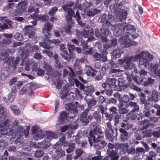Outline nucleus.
Segmentation results:
<instances>
[{"label":"nucleus","mask_w":160,"mask_h":160,"mask_svg":"<svg viewBox=\"0 0 160 160\" xmlns=\"http://www.w3.org/2000/svg\"><path fill=\"white\" fill-rule=\"evenodd\" d=\"M109 28L114 31V35L116 37L121 35H122L119 42L124 47L128 48L137 44L131 40V37L135 38L138 36V34L136 32L135 28L133 26L129 25L125 26L124 23L115 25L108 22L103 23L100 30L104 35L108 36L111 34Z\"/></svg>","instance_id":"1"},{"label":"nucleus","mask_w":160,"mask_h":160,"mask_svg":"<svg viewBox=\"0 0 160 160\" xmlns=\"http://www.w3.org/2000/svg\"><path fill=\"white\" fill-rule=\"evenodd\" d=\"M115 1L116 3L111 6L110 9L111 11L116 15L117 20L121 22L126 18L128 14L126 10L122 9L124 0H115Z\"/></svg>","instance_id":"2"},{"label":"nucleus","mask_w":160,"mask_h":160,"mask_svg":"<svg viewBox=\"0 0 160 160\" xmlns=\"http://www.w3.org/2000/svg\"><path fill=\"white\" fill-rule=\"evenodd\" d=\"M138 56L136 61L138 60V59H139V63L140 65H143L145 67L148 66L149 62L148 59L149 58V54L148 52H141L139 55H137L135 56Z\"/></svg>","instance_id":"3"},{"label":"nucleus","mask_w":160,"mask_h":160,"mask_svg":"<svg viewBox=\"0 0 160 160\" xmlns=\"http://www.w3.org/2000/svg\"><path fill=\"white\" fill-rule=\"evenodd\" d=\"M138 56H131V58L130 59L125 60L126 65L123 66L124 68L126 70H133V72L135 73H138V71L136 68L135 64L132 62L136 61Z\"/></svg>","instance_id":"4"},{"label":"nucleus","mask_w":160,"mask_h":160,"mask_svg":"<svg viewBox=\"0 0 160 160\" xmlns=\"http://www.w3.org/2000/svg\"><path fill=\"white\" fill-rule=\"evenodd\" d=\"M89 112V109H86L82 112L80 115L79 120L82 123H84L85 124H88L89 120L91 121L93 118V117L91 115L88 116V113Z\"/></svg>","instance_id":"5"},{"label":"nucleus","mask_w":160,"mask_h":160,"mask_svg":"<svg viewBox=\"0 0 160 160\" xmlns=\"http://www.w3.org/2000/svg\"><path fill=\"white\" fill-rule=\"evenodd\" d=\"M108 149L107 150L109 156L111 157V160H118L119 158V156L115 151L113 150L114 148V145L111 143H109L108 145Z\"/></svg>","instance_id":"6"},{"label":"nucleus","mask_w":160,"mask_h":160,"mask_svg":"<svg viewBox=\"0 0 160 160\" xmlns=\"http://www.w3.org/2000/svg\"><path fill=\"white\" fill-rule=\"evenodd\" d=\"M142 124H144L143 126V129L139 131L140 133H142V136L143 137H149L150 136V131L149 130H146V129L150 125L149 122L146 120H145L142 122Z\"/></svg>","instance_id":"7"},{"label":"nucleus","mask_w":160,"mask_h":160,"mask_svg":"<svg viewBox=\"0 0 160 160\" xmlns=\"http://www.w3.org/2000/svg\"><path fill=\"white\" fill-rule=\"evenodd\" d=\"M28 2L22 1L20 2L16 7V12L18 14H20L26 11Z\"/></svg>","instance_id":"8"},{"label":"nucleus","mask_w":160,"mask_h":160,"mask_svg":"<svg viewBox=\"0 0 160 160\" xmlns=\"http://www.w3.org/2000/svg\"><path fill=\"white\" fill-rule=\"evenodd\" d=\"M85 99L87 102L88 104V108L87 109H89V111L92 107L96 105L97 103V101L94 98H92L91 95L86 96Z\"/></svg>","instance_id":"9"},{"label":"nucleus","mask_w":160,"mask_h":160,"mask_svg":"<svg viewBox=\"0 0 160 160\" xmlns=\"http://www.w3.org/2000/svg\"><path fill=\"white\" fill-rule=\"evenodd\" d=\"M129 107L133 108L129 112V115L132 114L134 112H138L139 111V108L136 102H130L128 104L126 105L125 108H129Z\"/></svg>","instance_id":"10"},{"label":"nucleus","mask_w":160,"mask_h":160,"mask_svg":"<svg viewBox=\"0 0 160 160\" xmlns=\"http://www.w3.org/2000/svg\"><path fill=\"white\" fill-rule=\"evenodd\" d=\"M23 31L26 33V35H28L30 38H32L35 34L33 27L31 25L26 26L23 29Z\"/></svg>","instance_id":"11"},{"label":"nucleus","mask_w":160,"mask_h":160,"mask_svg":"<svg viewBox=\"0 0 160 160\" xmlns=\"http://www.w3.org/2000/svg\"><path fill=\"white\" fill-rule=\"evenodd\" d=\"M19 62V58H17L14 61V58L9 57L6 62L9 66V67H12L13 66L14 69L16 68V66L18 64Z\"/></svg>","instance_id":"12"},{"label":"nucleus","mask_w":160,"mask_h":160,"mask_svg":"<svg viewBox=\"0 0 160 160\" xmlns=\"http://www.w3.org/2000/svg\"><path fill=\"white\" fill-rule=\"evenodd\" d=\"M30 128V126H27L26 127V130L23 131V129L22 127L19 126L17 128L16 133L15 132L14 134L16 135V134H18V133H19V136H22L23 135H24L25 137H27L28 134V132Z\"/></svg>","instance_id":"13"},{"label":"nucleus","mask_w":160,"mask_h":160,"mask_svg":"<svg viewBox=\"0 0 160 160\" xmlns=\"http://www.w3.org/2000/svg\"><path fill=\"white\" fill-rule=\"evenodd\" d=\"M6 38L2 39L0 41V45L5 46L9 45L11 42L10 38L12 37L11 34H3Z\"/></svg>","instance_id":"14"},{"label":"nucleus","mask_w":160,"mask_h":160,"mask_svg":"<svg viewBox=\"0 0 160 160\" xmlns=\"http://www.w3.org/2000/svg\"><path fill=\"white\" fill-rule=\"evenodd\" d=\"M32 83H29L24 86L20 90L19 92L20 95H23L26 92L28 94H30L32 92Z\"/></svg>","instance_id":"15"},{"label":"nucleus","mask_w":160,"mask_h":160,"mask_svg":"<svg viewBox=\"0 0 160 160\" xmlns=\"http://www.w3.org/2000/svg\"><path fill=\"white\" fill-rule=\"evenodd\" d=\"M119 131L121 133L120 136L121 140L123 142L127 141L130 137L128 132L122 128H120Z\"/></svg>","instance_id":"16"},{"label":"nucleus","mask_w":160,"mask_h":160,"mask_svg":"<svg viewBox=\"0 0 160 160\" xmlns=\"http://www.w3.org/2000/svg\"><path fill=\"white\" fill-rule=\"evenodd\" d=\"M117 128L116 127L115 130H114L112 129L110 131H109L108 129L106 130V134L107 137L108 138H113L116 137L118 135Z\"/></svg>","instance_id":"17"},{"label":"nucleus","mask_w":160,"mask_h":160,"mask_svg":"<svg viewBox=\"0 0 160 160\" xmlns=\"http://www.w3.org/2000/svg\"><path fill=\"white\" fill-rule=\"evenodd\" d=\"M118 86L120 87V88L117 89L118 91L122 90V88H127L129 87V83H126V80L122 78H119L118 79Z\"/></svg>","instance_id":"18"},{"label":"nucleus","mask_w":160,"mask_h":160,"mask_svg":"<svg viewBox=\"0 0 160 160\" xmlns=\"http://www.w3.org/2000/svg\"><path fill=\"white\" fill-rule=\"evenodd\" d=\"M140 100L141 102L144 104L145 109L148 110H149L150 108L149 98H148V100H146L145 98V95L142 94V97L140 98Z\"/></svg>","instance_id":"19"},{"label":"nucleus","mask_w":160,"mask_h":160,"mask_svg":"<svg viewBox=\"0 0 160 160\" xmlns=\"http://www.w3.org/2000/svg\"><path fill=\"white\" fill-rule=\"evenodd\" d=\"M46 133V140L50 142L52 138H57V135L54 132L50 131H46L45 132Z\"/></svg>","instance_id":"20"},{"label":"nucleus","mask_w":160,"mask_h":160,"mask_svg":"<svg viewBox=\"0 0 160 160\" xmlns=\"http://www.w3.org/2000/svg\"><path fill=\"white\" fill-rule=\"evenodd\" d=\"M8 112L3 106H0V121H3L7 116Z\"/></svg>","instance_id":"21"},{"label":"nucleus","mask_w":160,"mask_h":160,"mask_svg":"<svg viewBox=\"0 0 160 160\" xmlns=\"http://www.w3.org/2000/svg\"><path fill=\"white\" fill-rule=\"evenodd\" d=\"M129 147V144L128 143H126L123 144H119L118 148L120 149L123 152V153L125 154L128 152Z\"/></svg>","instance_id":"22"},{"label":"nucleus","mask_w":160,"mask_h":160,"mask_svg":"<svg viewBox=\"0 0 160 160\" xmlns=\"http://www.w3.org/2000/svg\"><path fill=\"white\" fill-rule=\"evenodd\" d=\"M66 109L69 112H78V109L77 106L74 104H72L71 103L66 104L65 106Z\"/></svg>","instance_id":"23"},{"label":"nucleus","mask_w":160,"mask_h":160,"mask_svg":"<svg viewBox=\"0 0 160 160\" xmlns=\"http://www.w3.org/2000/svg\"><path fill=\"white\" fill-rule=\"evenodd\" d=\"M101 10L100 9H97L94 8H92L90 10L88 11L87 12V15L89 17H93L96 14L100 12Z\"/></svg>","instance_id":"24"},{"label":"nucleus","mask_w":160,"mask_h":160,"mask_svg":"<svg viewBox=\"0 0 160 160\" xmlns=\"http://www.w3.org/2000/svg\"><path fill=\"white\" fill-rule=\"evenodd\" d=\"M1 78L2 80H4L8 76L9 72L8 69L6 68H4L1 70Z\"/></svg>","instance_id":"25"},{"label":"nucleus","mask_w":160,"mask_h":160,"mask_svg":"<svg viewBox=\"0 0 160 160\" xmlns=\"http://www.w3.org/2000/svg\"><path fill=\"white\" fill-rule=\"evenodd\" d=\"M116 79L114 78H107L106 80L108 85L109 87L111 88H116Z\"/></svg>","instance_id":"26"},{"label":"nucleus","mask_w":160,"mask_h":160,"mask_svg":"<svg viewBox=\"0 0 160 160\" xmlns=\"http://www.w3.org/2000/svg\"><path fill=\"white\" fill-rule=\"evenodd\" d=\"M139 81H140L139 84H142L144 86H146L150 83V78H146L141 77L139 78Z\"/></svg>","instance_id":"27"},{"label":"nucleus","mask_w":160,"mask_h":160,"mask_svg":"<svg viewBox=\"0 0 160 160\" xmlns=\"http://www.w3.org/2000/svg\"><path fill=\"white\" fill-rule=\"evenodd\" d=\"M95 91L94 87L92 85L87 86L85 87L84 90V94L88 95H90L91 94Z\"/></svg>","instance_id":"28"},{"label":"nucleus","mask_w":160,"mask_h":160,"mask_svg":"<svg viewBox=\"0 0 160 160\" xmlns=\"http://www.w3.org/2000/svg\"><path fill=\"white\" fill-rule=\"evenodd\" d=\"M86 68H87V70L85 73L87 76L92 77L95 76V70L92 67L88 66H86Z\"/></svg>","instance_id":"29"},{"label":"nucleus","mask_w":160,"mask_h":160,"mask_svg":"<svg viewBox=\"0 0 160 160\" xmlns=\"http://www.w3.org/2000/svg\"><path fill=\"white\" fill-rule=\"evenodd\" d=\"M67 116V113L66 111L62 112L61 113L59 119L61 124H63L66 122Z\"/></svg>","instance_id":"30"},{"label":"nucleus","mask_w":160,"mask_h":160,"mask_svg":"<svg viewBox=\"0 0 160 160\" xmlns=\"http://www.w3.org/2000/svg\"><path fill=\"white\" fill-rule=\"evenodd\" d=\"M159 94L158 91L153 90L152 92V94L151 96V99L154 102H157L158 101Z\"/></svg>","instance_id":"31"},{"label":"nucleus","mask_w":160,"mask_h":160,"mask_svg":"<svg viewBox=\"0 0 160 160\" xmlns=\"http://www.w3.org/2000/svg\"><path fill=\"white\" fill-rule=\"evenodd\" d=\"M45 132L41 130L38 131L34 135V138L36 139H41L44 138L45 135Z\"/></svg>","instance_id":"32"},{"label":"nucleus","mask_w":160,"mask_h":160,"mask_svg":"<svg viewBox=\"0 0 160 160\" xmlns=\"http://www.w3.org/2000/svg\"><path fill=\"white\" fill-rule=\"evenodd\" d=\"M39 144L40 145H41V149H42L47 148L51 146L49 142L46 140V139H45L42 142H39Z\"/></svg>","instance_id":"33"},{"label":"nucleus","mask_w":160,"mask_h":160,"mask_svg":"<svg viewBox=\"0 0 160 160\" xmlns=\"http://www.w3.org/2000/svg\"><path fill=\"white\" fill-rule=\"evenodd\" d=\"M83 50V53L85 54H91L92 53L93 49L87 45H84Z\"/></svg>","instance_id":"34"},{"label":"nucleus","mask_w":160,"mask_h":160,"mask_svg":"<svg viewBox=\"0 0 160 160\" xmlns=\"http://www.w3.org/2000/svg\"><path fill=\"white\" fill-rule=\"evenodd\" d=\"M25 47L27 49H30V51L32 52L38 51L39 49L38 46L35 45H31L30 44H28Z\"/></svg>","instance_id":"35"},{"label":"nucleus","mask_w":160,"mask_h":160,"mask_svg":"<svg viewBox=\"0 0 160 160\" xmlns=\"http://www.w3.org/2000/svg\"><path fill=\"white\" fill-rule=\"evenodd\" d=\"M82 137V132L81 131L78 132L77 134L73 137V139L75 140V142L78 145H80L81 144V141L80 138Z\"/></svg>","instance_id":"36"},{"label":"nucleus","mask_w":160,"mask_h":160,"mask_svg":"<svg viewBox=\"0 0 160 160\" xmlns=\"http://www.w3.org/2000/svg\"><path fill=\"white\" fill-rule=\"evenodd\" d=\"M77 35L78 38H80L81 37L83 36L85 38H86L87 36H86L87 34L88 33V31H81L77 29L76 30Z\"/></svg>","instance_id":"37"},{"label":"nucleus","mask_w":160,"mask_h":160,"mask_svg":"<svg viewBox=\"0 0 160 160\" xmlns=\"http://www.w3.org/2000/svg\"><path fill=\"white\" fill-rule=\"evenodd\" d=\"M60 55L68 62L70 61L72 58L71 56L68 54V51L67 52H63V53H61L60 54Z\"/></svg>","instance_id":"38"},{"label":"nucleus","mask_w":160,"mask_h":160,"mask_svg":"<svg viewBox=\"0 0 160 160\" xmlns=\"http://www.w3.org/2000/svg\"><path fill=\"white\" fill-rule=\"evenodd\" d=\"M11 110L16 115H18L20 114V111L18 108L16 106L11 105L10 107Z\"/></svg>","instance_id":"39"},{"label":"nucleus","mask_w":160,"mask_h":160,"mask_svg":"<svg viewBox=\"0 0 160 160\" xmlns=\"http://www.w3.org/2000/svg\"><path fill=\"white\" fill-rule=\"evenodd\" d=\"M109 110L112 117L119 115L118 112V109L116 107L113 106L110 107L109 109Z\"/></svg>","instance_id":"40"},{"label":"nucleus","mask_w":160,"mask_h":160,"mask_svg":"<svg viewBox=\"0 0 160 160\" xmlns=\"http://www.w3.org/2000/svg\"><path fill=\"white\" fill-rule=\"evenodd\" d=\"M5 50H3L2 52L1 53L0 55V58L1 60L3 61L4 62H5L8 59V54L7 53L5 52Z\"/></svg>","instance_id":"41"},{"label":"nucleus","mask_w":160,"mask_h":160,"mask_svg":"<svg viewBox=\"0 0 160 160\" xmlns=\"http://www.w3.org/2000/svg\"><path fill=\"white\" fill-rule=\"evenodd\" d=\"M47 42L50 45L54 44L56 46L59 45L61 43V41L58 39L50 40L48 39L46 40Z\"/></svg>","instance_id":"42"},{"label":"nucleus","mask_w":160,"mask_h":160,"mask_svg":"<svg viewBox=\"0 0 160 160\" xmlns=\"http://www.w3.org/2000/svg\"><path fill=\"white\" fill-rule=\"evenodd\" d=\"M75 148V143H70L68 144V148L66 149L67 153H69L73 151V149Z\"/></svg>","instance_id":"43"},{"label":"nucleus","mask_w":160,"mask_h":160,"mask_svg":"<svg viewBox=\"0 0 160 160\" xmlns=\"http://www.w3.org/2000/svg\"><path fill=\"white\" fill-rule=\"evenodd\" d=\"M108 52L106 51H103L101 53V57L100 61L103 62H105L108 61L107 55L108 54Z\"/></svg>","instance_id":"44"},{"label":"nucleus","mask_w":160,"mask_h":160,"mask_svg":"<svg viewBox=\"0 0 160 160\" xmlns=\"http://www.w3.org/2000/svg\"><path fill=\"white\" fill-rule=\"evenodd\" d=\"M62 8L65 12H67L68 13L72 14L73 13V11L72 9L70 8L67 4L63 6Z\"/></svg>","instance_id":"45"},{"label":"nucleus","mask_w":160,"mask_h":160,"mask_svg":"<svg viewBox=\"0 0 160 160\" xmlns=\"http://www.w3.org/2000/svg\"><path fill=\"white\" fill-rule=\"evenodd\" d=\"M73 14H68L66 16V19L67 23L69 25L73 24V22L72 19V16H73Z\"/></svg>","instance_id":"46"},{"label":"nucleus","mask_w":160,"mask_h":160,"mask_svg":"<svg viewBox=\"0 0 160 160\" xmlns=\"http://www.w3.org/2000/svg\"><path fill=\"white\" fill-rule=\"evenodd\" d=\"M93 116L96 119V121L98 122H100L101 121V117L98 111H95L93 113Z\"/></svg>","instance_id":"47"},{"label":"nucleus","mask_w":160,"mask_h":160,"mask_svg":"<svg viewBox=\"0 0 160 160\" xmlns=\"http://www.w3.org/2000/svg\"><path fill=\"white\" fill-rule=\"evenodd\" d=\"M34 18L37 19L39 20H42L43 21H45L46 20V18H48V16H46L42 15H34Z\"/></svg>","instance_id":"48"},{"label":"nucleus","mask_w":160,"mask_h":160,"mask_svg":"<svg viewBox=\"0 0 160 160\" xmlns=\"http://www.w3.org/2000/svg\"><path fill=\"white\" fill-rule=\"evenodd\" d=\"M158 64H155L153 65L152 63H151V72L152 73H155L158 70Z\"/></svg>","instance_id":"49"},{"label":"nucleus","mask_w":160,"mask_h":160,"mask_svg":"<svg viewBox=\"0 0 160 160\" xmlns=\"http://www.w3.org/2000/svg\"><path fill=\"white\" fill-rule=\"evenodd\" d=\"M53 27V25L51 24L50 23L48 22H46L44 25L43 29L51 31Z\"/></svg>","instance_id":"50"},{"label":"nucleus","mask_w":160,"mask_h":160,"mask_svg":"<svg viewBox=\"0 0 160 160\" xmlns=\"http://www.w3.org/2000/svg\"><path fill=\"white\" fill-rule=\"evenodd\" d=\"M129 87L131 89L137 92H141L142 90L140 88H139L137 85L133 83H129Z\"/></svg>","instance_id":"51"},{"label":"nucleus","mask_w":160,"mask_h":160,"mask_svg":"<svg viewBox=\"0 0 160 160\" xmlns=\"http://www.w3.org/2000/svg\"><path fill=\"white\" fill-rule=\"evenodd\" d=\"M113 55L116 58H119L121 56V53L120 50L117 48L112 52Z\"/></svg>","instance_id":"52"},{"label":"nucleus","mask_w":160,"mask_h":160,"mask_svg":"<svg viewBox=\"0 0 160 160\" xmlns=\"http://www.w3.org/2000/svg\"><path fill=\"white\" fill-rule=\"evenodd\" d=\"M119 113L120 114H125L129 112V110L125 108L122 107L119 108Z\"/></svg>","instance_id":"53"},{"label":"nucleus","mask_w":160,"mask_h":160,"mask_svg":"<svg viewBox=\"0 0 160 160\" xmlns=\"http://www.w3.org/2000/svg\"><path fill=\"white\" fill-rule=\"evenodd\" d=\"M130 100V98L127 95H124L121 98V101L125 103L128 102Z\"/></svg>","instance_id":"54"},{"label":"nucleus","mask_w":160,"mask_h":160,"mask_svg":"<svg viewBox=\"0 0 160 160\" xmlns=\"http://www.w3.org/2000/svg\"><path fill=\"white\" fill-rule=\"evenodd\" d=\"M62 81L58 79L57 80V82H54L53 84L55 85H56V87L57 89H60L62 87Z\"/></svg>","instance_id":"55"},{"label":"nucleus","mask_w":160,"mask_h":160,"mask_svg":"<svg viewBox=\"0 0 160 160\" xmlns=\"http://www.w3.org/2000/svg\"><path fill=\"white\" fill-rule=\"evenodd\" d=\"M58 10L57 7H55L52 8L49 11L48 13L50 16L54 15L56 13Z\"/></svg>","instance_id":"56"},{"label":"nucleus","mask_w":160,"mask_h":160,"mask_svg":"<svg viewBox=\"0 0 160 160\" xmlns=\"http://www.w3.org/2000/svg\"><path fill=\"white\" fill-rule=\"evenodd\" d=\"M60 144H59L57 142H56L54 145L53 146V148L56 149L55 152L57 153V151H59L62 149V146Z\"/></svg>","instance_id":"57"},{"label":"nucleus","mask_w":160,"mask_h":160,"mask_svg":"<svg viewBox=\"0 0 160 160\" xmlns=\"http://www.w3.org/2000/svg\"><path fill=\"white\" fill-rule=\"evenodd\" d=\"M73 16L75 18L76 20L77 21L78 24V22H81L80 21L81 18L79 13L78 11H77L75 14L74 13L73 14Z\"/></svg>","instance_id":"58"},{"label":"nucleus","mask_w":160,"mask_h":160,"mask_svg":"<svg viewBox=\"0 0 160 160\" xmlns=\"http://www.w3.org/2000/svg\"><path fill=\"white\" fill-rule=\"evenodd\" d=\"M101 56V53H99L98 52H96L93 55L94 60L95 61H100Z\"/></svg>","instance_id":"59"},{"label":"nucleus","mask_w":160,"mask_h":160,"mask_svg":"<svg viewBox=\"0 0 160 160\" xmlns=\"http://www.w3.org/2000/svg\"><path fill=\"white\" fill-rule=\"evenodd\" d=\"M114 126H117L118 125V124L119 122V119L121 118V115H118L115 116H114Z\"/></svg>","instance_id":"60"},{"label":"nucleus","mask_w":160,"mask_h":160,"mask_svg":"<svg viewBox=\"0 0 160 160\" xmlns=\"http://www.w3.org/2000/svg\"><path fill=\"white\" fill-rule=\"evenodd\" d=\"M16 94L14 93H12L10 92L8 96V99L11 102H12L13 101L14 99L15 98Z\"/></svg>","instance_id":"61"},{"label":"nucleus","mask_w":160,"mask_h":160,"mask_svg":"<svg viewBox=\"0 0 160 160\" xmlns=\"http://www.w3.org/2000/svg\"><path fill=\"white\" fill-rule=\"evenodd\" d=\"M44 154V152L41 150H37L34 154V156L36 157H41Z\"/></svg>","instance_id":"62"},{"label":"nucleus","mask_w":160,"mask_h":160,"mask_svg":"<svg viewBox=\"0 0 160 160\" xmlns=\"http://www.w3.org/2000/svg\"><path fill=\"white\" fill-rule=\"evenodd\" d=\"M31 63V61L29 60H27L25 64V69L27 71L30 70V65Z\"/></svg>","instance_id":"63"},{"label":"nucleus","mask_w":160,"mask_h":160,"mask_svg":"<svg viewBox=\"0 0 160 160\" xmlns=\"http://www.w3.org/2000/svg\"><path fill=\"white\" fill-rule=\"evenodd\" d=\"M76 96V95L75 93L71 92L67 95V98L69 100H72L75 98Z\"/></svg>","instance_id":"64"}]
</instances>
